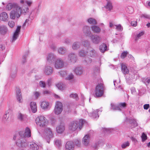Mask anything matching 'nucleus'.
Listing matches in <instances>:
<instances>
[{"label": "nucleus", "mask_w": 150, "mask_h": 150, "mask_svg": "<svg viewBox=\"0 0 150 150\" xmlns=\"http://www.w3.org/2000/svg\"><path fill=\"white\" fill-rule=\"evenodd\" d=\"M25 2L28 5V6H30L32 4L33 1L31 0H27L25 1Z\"/></svg>", "instance_id": "052dcab7"}, {"label": "nucleus", "mask_w": 150, "mask_h": 150, "mask_svg": "<svg viewBox=\"0 0 150 150\" xmlns=\"http://www.w3.org/2000/svg\"><path fill=\"white\" fill-rule=\"evenodd\" d=\"M74 71L77 75H81L83 72V69L81 67H78L76 68L74 70Z\"/></svg>", "instance_id": "cd10ccee"}, {"label": "nucleus", "mask_w": 150, "mask_h": 150, "mask_svg": "<svg viewBox=\"0 0 150 150\" xmlns=\"http://www.w3.org/2000/svg\"><path fill=\"white\" fill-rule=\"evenodd\" d=\"M70 97L77 100L79 99L78 95L76 93L71 94L70 95Z\"/></svg>", "instance_id": "c03bdc74"}, {"label": "nucleus", "mask_w": 150, "mask_h": 150, "mask_svg": "<svg viewBox=\"0 0 150 150\" xmlns=\"http://www.w3.org/2000/svg\"><path fill=\"white\" fill-rule=\"evenodd\" d=\"M76 104L74 103H71L69 104V107L70 108L74 109L76 108Z\"/></svg>", "instance_id": "6e6d98bb"}, {"label": "nucleus", "mask_w": 150, "mask_h": 150, "mask_svg": "<svg viewBox=\"0 0 150 150\" xmlns=\"http://www.w3.org/2000/svg\"><path fill=\"white\" fill-rule=\"evenodd\" d=\"M56 58V55L52 53H48L46 56L47 62L50 64L53 63Z\"/></svg>", "instance_id": "9b49d317"}, {"label": "nucleus", "mask_w": 150, "mask_h": 150, "mask_svg": "<svg viewBox=\"0 0 150 150\" xmlns=\"http://www.w3.org/2000/svg\"><path fill=\"white\" fill-rule=\"evenodd\" d=\"M52 79H49L47 81V83L49 86H50L51 85L52 83Z\"/></svg>", "instance_id": "69168bd1"}, {"label": "nucleus", "mask_w": 150, "mask_h": 150, "mask_svg": "<svg viewBox=\"0 0 150 150\" xmlns=\"http://www.w3.org/2000/svg\"><path fill=\"white\" fill-rule=\"evenodd\" d=\"M87 21L90 24L96 25L97 24L96 20L93 18H90L87 20Z\"/></svg>", "instance_id": "72a5a7b5"}, {"label": "nucleus", "mask_w": 150, "mask_h": 150, "mask_svg": "<svg viewBox=\"0 0 150 150\" xmlns=\"http://www.w3.org/2000/svg\"><path fill=\"white\" fill-rule=\"evenodd\" d=\"M75 144L78 147H80L81 143L78 140H76L74 142Z\"/></svg>", "instance_id": "e2e57ef3"}, {"label": "nucleus", "mask_w": 150, "mask_h": 150, "mask_svg": "<svg viewBox=\"0 0 150 150\" xmlns=\"http://www.w3.org/2000/svg\"><path fill=\"white\" fill-rule=\"evenodd\" d=\"M30 148L33 150H37L39 149V146L34 142L31 143L30 144Z\"/></svg>", "instance_id": "2f4dec72"}, {"label": "nucleus", "mask_w": 150, "mask_h": 150, "mask_svg": "<svg viewBox=\"0 0 150 150\" xmlns=\"http://www.w3.org/2000/svg\"><path fill=\"white\" fill-rule=\"evenodd\" d=\"M121 71L124 74H127L129 73V70L128 69L126 64L123 63L121 64Z\"/></svg>", "instance_id": "aec40b11"}, {"label": "nucleus", "mask_w": 150, "mask_h": 150, "mask_svg": "<svg viewBox=\"0 0 150 150\" xmlns=\"http://www.w3.org/2000/svg\"><path fill=\"white\" fill-rule=\"evenodd\" d=\"M105 88L103 84L99 83L96 88L95 90V95L96 97L102 96L104 94Z\"/></svg>", "instance_id": "20e7f679"}, {"label": "nucleus", "mask_w": 150, "mask_h": 150, "mask_svg": "<svg viewBox=\"0 0 150 150\" xmlns=\"http://www.w3.org/2000/svg\"><path fill=\"white\" fill-rule=\"evenodd\" d=\"M68 59L71 62L75 63L77 60V56L74 53H70L68 55Z\"/></svg>", "instance_id": "4468645a"}, {"label": "nucleus", "mask_w": 150, "mask_h": 150, "mask_svg": "<svg viewBox=\"0 0 150 150\" xmlns=\"http://www.w3.org/2000/svg\"><path fill=\"white\" fill-rule=\"evenodd\" d=\"M131 25L134 27H135L137 25V22L136 21H132L131 23Z\"/></svg>", "instance_id": "338daca9"}, {"label": "nucleus", "mask_w": 150, "mask_h": 150, "mask_svg": "<svg viewBox=\"0 0 150 150\" xmlns=\"http://www.w3.org/2000/svg\"><path fill=\"white\" fill-rule=\"evenodd\" d=\"M8 32L7 27L4 25L0 26V34L4 35L7 33Z\"/></svg>", "instance_id": "6ab92c4d"}, {"label": "nucleus", "mask_w": 150, "mask_h": 150, "mask_svg": "<svg viewBox=\"0 0 150 150\" xmlns=\"http://www.w3.org/2000/svg\"><path fill=\"white\" fill-rule=\"evenodd\" d=\"M144 34V32H141L139 33V34H137L135 37V40H137L138 39L140 38Z\"/></svg>", "instance_id": "58836bf2"}, {"label": "nucleus", "mask_w": 150, "mask_h": 150, "mask_svg": "<svg viewBox=\"0 0 150 150\" xmlns=\"http://www.w3.org/2000/svg\"><path fill=\"white\" fill-rule=\"evenodd\" d=\"M34 94L36 98H37L40 95V93L39 92L37 91L35 92Z\"/></svg>", "instance_id": "680f3d73"}, {"label": "nucleus", "mask_w": 150, "mask_h": 150, "mask_svg": "<svg viewBox=\"0 0 150 150\" xmlns=\"http://www.w3.org/2000/svg\"><path fill=\"white\" fill-rule=\"evenodd\" d=\"M86 65L90 64L92 62V59L89 58H86L84 60Z\"/></svg>", "instance_id": "37998d69"}, {"label": "nucleus", "mask_w": 150, "mask_h": 150, "mask_svg": "<svg viewBox=\"0 0 150 150\" xmlns=\"http://www.w3.org/2000/svg\"><path fill=\"white\" fill-rule=\"evenodd\" d=\"M30 106L33 113H35L37 111V106L35 102H31L30 103Z\"/></svg>", "instance_id": "5701e85b"}, {"label": "nucleus", "mask_w": 150, "mask_h": 150, "mask_svg": "<svg viewBox=\"0 0 150 150\" xmlns=\"http://www.w3.org/2000/svg\"><path fill=\"white\" fill-rule=\"evenodd\" d=\"M88 52L86 51L84 49L80 50L79 52V55L80 57H84L86 56Z\"/></svg>", "instance_id": "473e14b6"}, {"label": "nucleus", "mask_w": 150, "mask_h": 150, "mask_svg": "<svg viewBox=\"0 0 150 150\" xmlns=\"http://www.w3.org/2000/svg\"><path fill=\"white\" fill-rule=\"evenodd\" d=\"M74 146L73 143L71 141H68L67 142L65 145L66 150H74Z\"/></svg>", "instance_id": "a211bd4d"}, {"label": "nucleus", "mask_w": 150, "mask_h": 150, "mask_svg": "<svg viewBox=\"0 0 150 150\" xmlns=\"http://www.w3.org/2000/svg\"><path fill=\"white\" fill-rule=\"evenodd\" d=\"M81 43L78 42H74L72 45V48L74 50H77L80 47Z\"/></svg>", "instance_id": "bb28decb"}, {"label": "nucleus", "mask_w": 150, "mask_h": 150, "mask_svg": "<svg viewBox=\"0 0 150 150\" xmlns=\"http://www.w3.org/2000/svg\"><path fill=\"white\" fill-rule=\"evenodd\" d=\"M36 121L38 125L42 127L46 126L48 123V120L43 116L38 117L36 120Z\"/></svg>", "instance_id": "39448f33"}, {"label": "nucleus", "mask_w": 150, "mask_h": 150, "mask_svg": "<svg viewBox=\"0 0 150 150\" xmlns=\"http://www.w3.org/2000/svg\"><path fill=\"white\" fill-rule=\"evenodd\" d=\"M115 26L116 27V29L117 30L120 31L122 30L123 28L120 24H119L118 25H115Z\"/></svg>", "instance_id": "4d7b16f0"}, {"label": "nucleus", "mask_w": 150, "mask_h": 150, "mask_svg": "<svg viewBox=\"0 0 150 150\" xmlns=\"http://www.w3.org/2000/svg\"><path fill=\"white\" fill-rule=\"evenodd\" d=\"M142 139V142H144L146 139H147V136L144 133H143L141 136Z\"/></svg>", "instance_id": "09e8293b"}, {"label": "nucleus", "mask_w": 150, "mask_h": 150, "mask_svg": "<svg viewBox=\"0 0 150 150\" xmlns=\"http://www.w3.org/2000/svg\"><path fill=\"white\" fill-rule=\"evenodd\" d=\"M90 37L92 42L94 44H99L101 40V38L97 35L92 34Z\"/></svg>", "instance_id": "1a4fd4ad"}, {"label": "nucleus", "mask_w": 150, "mask_h": 150, "mask_svg": "<svg viewBox=\"0 0 150 150\" xmlns=\"http://www.w3.org/2000/svg\"><path fill=\"white\" fill-rule=\"evenodd\" d=\"M54 67L57 69H61L64 67V62L62 59L58 58L55 60L54 64Z\"/></svg>", "instance_id": "0eeeda50"}, {"label": "nucleus", "mask_w": 150, "mask_h": 150, "mask_svg": "<svg viewBox=\"0 0 150 150\" xmlns=\"http://www.w3.org/2000/svg\"><path fill=\"white\" fill-rule=\"evenodd\" d=\"M83 45L85 47L89 46L90 45V42L88 40H85L82 42Z\"/></svg>", "instance_id": "3c124183"}, {"label": "nucleus", "mask_w": 150, "mask_h": 150, "mask_svg": "<svg viewBox=\"0 0 150 150\" xmlns=\"http://www.w3.org/2000/svg\"><path fill=\"white\" fill-rule=\"evenodd\" d=\"M83 32L86 35L89 37L92 34L89 27L88 26H85L83 27Z\"/></svg>", "instance_id": "dca6fc26"}, {"label": "nucleus", "mask_w": 150, "mask_h": 150, "mask_svg": "<svg viewBox=\"0 0 150 150\" xmlns=\"http://www.w3.org/2000/svg\"><path fill=\"white\" fill-rule=\"evenodd\" d=\"M110 109L111 110L115 111L119 110L120 111V108L118 106V105H116L115 104L112 103L111 104Z\"/></svg>", "instance_id": "c756f323"}, {"label": "nucleus", "mask_w": 150, "mask_h": 150, "mask_svg": "<svg viewBox=\"0 0 150 150\" xmlns=\"http://www.w3.org/2000/svg\"><path fill=\"white\" fill-rule=\"evenodd\" d=\"M58 88L60 90H63L64 89V84L61 83H58L56 85Z\"/></svg>", "instance_id": "a19ab883"}, {"label": "nucleus", "mask_w": 150, "mask_h": 150, "mask_svg": "<svg viewBox=\"0 0 150 150\" xmlns=\"http://www.w3.org/2000/svg\"><path fill=\"white\" fill-rule=\"evenodd\" d=\"M79 122L77 121H74L71 122L69 126V128L71 131H74L76 129L80 130L82 128V125L85 122L83 119H80Z\"/></svg>", "instance_id": "f03ea898"}, {"label": "nucleus", "mask_w": 150, "mask_h": 150, "mask_svg": "<svg viewBox=\"0 0 150 150\" xmlns=\"http://www.w3.org/2000/svg\"><path fill=\"white\" fill-rule=\"evenodd\" d=\"M90 136L89 134H86L84 137L83 140V143L86 146H88L89 143Z\"/></svg>", "instance_id": "412c9836"}, {"label": "nucleus", "mask_w": 150, "mask_h": 150, "mask_svg": "<svg viewBox=\"0 0 150 150\" xmlns=\"http://www.w3.org/2000/svg\"><path fill=\"white\" fill-rule=\"evenodd\" d=\"M16 95L17 100L20 103H21L23 101L20 89L17 88L16 89Z\"/></svg>", "instance_id": "2eb2a0df"}, {"label": "nucleus", "mask_w": 150, "mask_h": 150, "mask_svg": "<svg viewBox=\"0 0 150 150\" xmlns=\"http://www.w3.org/2000/svg\"><path fill=\"white\" fill-rule=\"evenodd\" d=\"M74 77V76L72 74H71L66 78V79L67 80H70L73 79Z\"/></svg>", "instance_id": "603ef678"}, {"label": "nucleus", "mask_w": 150, "mask_h": 150, "mask_svg": "<svg viewBox=\"0 0 150 150\" xmlns=\"http://www.w3.org/2000/svg\"><path fill=\"white\" fill-rule=\"evenodd\" d=\"M129 141H127L124 142L122 144L121 147L123 149H125L127 147L129 146Z\"/></svg>", "instance_id": "79ce46f5"}, {"label": "nucleus", "mask_w": 150, "mask_h": 150, "mask_svg": "<svg viewBox=\"0 0 150 150\" xmlns=\"http://www.w3.org/2000/svg\"><path fill=\"white\" fill-rule=\"evenodd\" d=\"M6 9L8 11L12 9V11L10 13V18L12 19H14L16 16L18 18L21 13V7L16 4H12L11 3H9L7 5Z\"/></svg>", "instance_id": "f257e3e1"}, {"label": "nucleus", "mask_w": 150, "mask_h": 150, "mask_svg": "<svg viewBox=\"0 0 150 150\" xmlns=\"http://www.w3.org/2000/svg\"><path fill=\"white\" fill-rule=\"evenodd\" d=\"M13 139H17L16 144L17 145L20 147H23L28 145L26 138L21 136H19L18 134H16L14 136Z\"/></svg>", "instance_id": "7ed1b4c3"}, {"label": "nucleus", "mask_w": 150, "mask_h": 150, "mask_svg": "<svg viewBox=\"0 0 150 150\" xmlns=\"http://www.w3.org/2000/svg\"><path fill=\"white\" fill-rule=\"evenodd\" d=\"M41 106L43 109L46 110L49 109L50 108L49 103L47 101L42 102Z\"/></svg>", "instance_id": "b1692460"}, {"label": "nucleus", "mask_w": 150, "mask_h": 150, "mask_svg": "<svg viewBox=\"0 0 150 150\" xmlns=\"http://www.w3.org/2000/svg\"><path fill=\"white\" fill-rule=\"evenodd\" d=\"M8 18V15L6 13L4 12L0 14V20L6 22L7 21Z\"/></svg>", "instance_id": "393cba45"}, {"label": "nucleus", "mask_w": 150, "mask_h": 150, "mask_svg": "<svg viewBox=\"0 0 150 150\" xmlns=\"http://www.w3.org/2000/svg\"><path fill=\"white\" fill-rule=\"evenodd\" d=\"M55 144L58 147H60L62 145V141L59 139H55L54 140Z\"/></svg>", "instance_id": "e433bc0d"}, {"label": "nucleus", "mask_w": 150, "mask_h": 150, "mask_svg": "<svg viewBox=\"0 0 150 150\" xmlns=\"http://www.w3.org/2000/svg\"><path fill=\"white\" fill-rule=\"evenodd\" d=\"M53 68L51 66L46 65L43 69L44 74L47 75H51L53 73Z\"/></svg>", "instance_id": "9d476101"}, {"label": "nucleus", "mask_w": 150, "mask_h": 150, "mask_svg": "<svg viewBox=\"0 0 150 150\" xmlns=\"http://www.w3.org/2000/svg\"><path fill=\"white\" fill-rule=\"evenodd\" d=\"M105 7L109 11H110L112 8V3L110 1H108Z\"/></svg>", "instance_id": "c9c22d12"}, {"label": "nucleus", "mask_w": 150, "mask_h": 150, "mask_svg": "<svg viewBox=\"0 0 150 150\" xmlns=\"http://www.w3.org/2000/svg\"><path fill=\"white\" fill-rule=\"evenodd\" d=\"M128 53L127 51H125L123 52L121 54L120 57L122 59H124L128 54Z\"/></svg>", "instance_id": "a18cd8bd"}, {"label": "nucleus", "mask_w": 150, "mask_h": 150, "mask_svg": "<svg viewBox=\"0 0 150 150\" xmlns=\"http://www.w3.org/2000/svg\"><path fill=\"white\" fill-rule=\"evenodd\" d=\"M21 26H18L15 31L14 33L11 41L12 42L15 41L18 37L19 33L21 31Z\"/></svg>", "instance_id": "ddd939ff"}, {"label": "nucleus", "mask_w": 150, "mask_h": 150, "mask_svg": "<svg viewBox=\"0 0 150 150\" xmlns=\"http://www.w3.org/2000/svg\"><path fill=\"white\" fill-rule=\"evenodd\" d=\"M88 55L91 57H94L96 55L97 53L95 50L90 47L88 48Z\"/></svg>", "instance_id": "4be33fe9"}, {"label": "nucleus", "mask_w": 150, "mask_h": 150, "mask_svg": "<svg viewBox=\"0 0 150 150\" xmlns=\"http://www.w3.org/2000/svg\"><path fill=\"white\" fill-rule=\"evenodd\" d=\"M65 129L64 124L63 122H61L59 125L56 128L57 132L59 133H62L64 131Z\"/></svg>", "instance_id": "f3484780"}, {"label": "nucleus", "mask_w": 150, "mask_h": 150, "mask_svg": "<svg viewBox=\"0 0 150 150\" xmlns=\"http://www.w3.org/2000/svg\"><path fill=\"white\" fill-rule=\"evenodd\" d=\"M26 55H24L23 56V57L22 60V63L23 64H24L26 62Z\"/></svg>", "instance_id": "13d9d810"}, {"label": "nucleus", "mask_w": 150, "mask_h": 150, "mask_svg": "<svg viewBox=\"0 0 150 150\" xmlns=\"http://www.w3.org/2000/svg\"><path fill=\"white\" fill-rule=\"evenodd\" d=\"M91 28L93 33H98L100 32L101 31L100 28L98 26L96 25H93L91 27Z\"/></svg>", "instance_id": "c85d7f7f"}, {"label": "nucleus", "mask_w": 150, "mask_h": 150, "mask_svg": "<svg viewBox=\"0 0 150 150\" xmlns=\"http://www.w3.org/2000/svg\"><path fill=\"white\" fill-rule=\"evenodd\" d=\"M59 74L60 76L62 77H64L66 76L67 74V73L66 71H61L59 72Z\"/></svg>", "instance_id": "8fccbe9b"}, {"label": "nucleus", "mask_w": 150, "mask_h": 150, "mask_svg": "<svg viewBox=\"0 0 150 150\" xmlns=\"http://www.w3.org/2000/svg\"><path fill=\"white\" fill-rule=\"evenodd\" d=\"M39 86L42 88H45L46 87L45 82L44 81H40L39 82Z\"/></svg>", "instance_id": "49530a36"}, {"label": "nucleus", "mask_w": 150, "mask_h": 150, "mask_svg": "<svg viewBox=\"0 0 150 150\" xmlns=\"http://www.w3.org/2000/svg\"><path fill=\"white\" fill-rule=\"evenodd\" d=\"M63 105L62 103L60 102L57 101L56 103L54 109V112L56 114L59 115L62 111Z\"/></svg>", "instance_id": "6e6552de"}, {"label": "nucleus", "mask_w": 150, "mask_h": 150, "mask_svg": "<svg viewBox=\"0 0 150 150\" xmlns=\"http://www.w3.org/2000/svg\"><path fill=\"white\" fill-rule=\"evenodd\" d=\"M98 111V109L96 110L95 112L93 113L92 116L93 118H96L98 117L99 116L98 114H97Z\"/></svg>", "instance_id": "de8ad7c7"}, {"label": "nucleus", "mask_w": 150, "mask_h": 150, "mask_svg": "<svg viewBox=\"0 0 150 150\" xmlns=\"http://www.w3.org/2000/svg\"><path fill=\"white\" fill-rule=\"evenodd\" d=\"M19 136H22L25 138L26 137H30L31 136V131L30 129L28 127H26L25 132L20 131L18 134Z\"/></svg>", "instance_id": "f8f14e48"}, {"label": "nucleus", "mask_w": 150, "mask_h": 150, "mask_svg": "<svg viewBox=\"0 0 150 150\" xmlns=\"http://www.w3.org/2000/svg\"><path fill=\"white\" fill-rule=\"evenodd\" d=\"M17 117L19 120L21 121H24L26 120L27 116L25 115L20 113H18Z\"/></svg>", "instance_id": "a878e982"}, {"label": "nucleus", "mask_w": 150, "mask_h": 150, "mask_svg": "<svg viewBox=\"0 0 150 150\" xmlns=\"http://www.w3.org/2000/svg\"><path fill=\"white\" fill-rule=\"evenodd\" d=\"M54 137V134L52 130L50 128H46L44 133V138L46 140L47 142L49 143L50 140Z\"/></svg>", "instance_id": "423d86ee"}, {"label": "nucleus", "mask_w": 150, "mask_h": 150, "mask_svg": "<svg viewBox=\"0 0 150 150\" xmlns=\"http://www.w3.org/2000/svg\"><path fill=\"white\" fill-rule=\"evenodd\" d=\"M43 93L45 95H49L51 94V92L49 91L45 90L43 91Z\"/></svg>", "instance_id": "bf43d9fd"}, {"label": "nucleus", "mask_w": 150, "mask_h": 150, "mask_svg": "<svg viewBox=\"0 0 150 150\" xmlns=\"http://www.w3.org/2000/svg\"><path fill=\"white\" fill-rule=\"evenodd\" d=\"M9 114L8 112H6L5 114L4 115L3 117V120L4 122H6L8 120Z\"/></svg>", "instance_id": "4c0bfd02"}, {"label": "nucleus", "mask_w": 150, "mask_h": 150, "mask_svg": "<svg viewBox=\"0 0 150 150\" xmlns=\"http://www.w3.org/2000/svg\"><path fill=\"white\" fill-rule=\"evenodd\" d=\"M149 107V104H145L144 105V108L145 110L148 109Z\"/></svg>", "instance_id": "774afa93"}, {"label": "nucleus", "mask_w": 150, "mask_h": 150, "mask_svg": "<svg viewBox=\"0 0 150 150\" xmlns=\"http://www.w3.org/2000/svg\"><path fill=\"white\" fill-rule=\"evenodd\" d=\"M64 42L66 44H68L71 43V40L69 39L66 38L64 40Z\"/></svg>", "instance_id": "0e129e2a"}, {"label": "nucleus", "mask_w": 150, "mask_h": 150, "mask_svg": "<svg viewBox=\"0 0 150 150\" xmlns=\"http://www.w3.org/2000/svg\"><path fill=\"white\" fill-rule=\"evenodd\" d=\"M8 25L10 28H12L15 26V23L12 21H9L8 23Z\"/></svg>", "instance_id": "864d4df0"}, {"label": "nucleus", "mask_w": 150, "mask_h": 150, "mask_svg": "<svg viewBox=\"0 0 150 150\" xmlns=\"http://www.w3.org/2000/svg\"><path fill=\"white\" fill-rule=\"evenodd\" d=\"M58 52L59 54H64L67 52V50L64 47H60L58 49Z\"/></svg>", "instance_id": "7c9ffc66"}, {"label": "nucleus", "mask_w": 150, "mask_h": 150, "mask_svg": "<svg viewBox=\"0 0 150 150\" xmlns=\"http://www.w3.org/2000/svg\"><path fill=\"white\" fill-rule=\"evenodd\" d=\"M118 105L120 108V111L122 110V108H124L126 106V104L125 103H120L118 104Z\"/></svg>", "instance_id": "ea45409f"}, {"label": "nucleus", "mask_w": 150, "mask_h": 150, "mask_svg": "<svg viewBox=\"0 0 150 150\" xmlns=\"http://www.w3.org/2000/svg\"><path fill=\"white\" fill-rule=\"evenodd\" d=\"M107 47L106 44L103 43L100 46V50L101 52L103 53L106 50Z\"/></svg>", "instance_id": "f704fd0d"}, {"label": "nucleus", "mask_w": 150, "mask_h": 150, "mask_svg": "<svg viewBox=\"0 0 150 150\" xmlns=\"http://www.w3.org/2000/svg\"><path fill=\"white\" fill-rule=\"evenodd\" d=\"M143 81L146 84V83L149 84L150 83V77L149 78L143 79Z\"/></svg>", "instance_id": "5fc2aeb1"}]
</instances>
